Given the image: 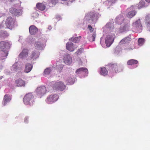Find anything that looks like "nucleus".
Instances as JSON below:
<instances>
[{
	"label": "nucleus",
	"mask_w": 150,
	"mask_h": 150,
	"mask_svg": "<svg viewBox=\"0 0 150 150\" xmlns=\"http://www.w3.org/2000/svg\"><path fill=\"white\" fill-rule=\"evenodd\" d=\"M34 98L33 95L31 93L26 94L23 98L24 104L26 105H33L34 102Z\"/></svg>",
	"instance_id": "1"
},
{
	"label": "nucleus",
	"mask_w": 150,
	"mask_h": 150,
	"mask_svg": "<svg viewBox=\"0 0 150 150\" xmlns=\"http://www.w3.org/2000/svg\"><path fill=\"white\" fill-rule=\"evenodd\" d=\"M86 19L87 22L91 24L95 23L97 20L96 16L93 12L87 14L86 16Z\"/></svg>",
	"instance_id": "2"
},
{
	"label": "nucleus",
	"mask_w": 150,
	"mask_h": 150,
	"mask_svg": "<svg viewBox=\"0 0 150 150\" xmlns=\"http://www.w3.org/2000/svg\"><path fill=\"white\" fill-rule=\"evenodd\" d=\"M9 12L12 15L16 16H18L22 15L23 11L21 9H17L12 7L10 8Z\"/></svg>",
	"instance_id": "3"
},
{
	"label": "nucleus",
	"mask_w": 150,
	"mask_h": 150,
	"mask_svg": "<svg viewBox=\"0 0 150 150\" xmlns=\"http://www.w3.org/2000/svg\"><path fill=\"white\" fill-rule=\"evenodd\" d=\"M6 27L11 30L12 29L14 26V21L12 18L11 17L7 18L5 22Z\"/></svg>",
	"instance_id": "4"
},
{
	"label": "nucleus",
	"mask_w": 150,
	"mask_h": 150,
	"mask_svg": "<svg viewBox=\"0 0 150 150\" xmlns=\"http://www.w3.org/2000/svg\"><path fill=\"white\" fill-rule=\"evenodd\" d=\"M65 86L62 82H58L56 83L53 86V89L57 90L63 91L65 88Z\"/></svg>",
	"instance_id": "5"
},
{
	"label": "nucleus",
	"mask_w": 150,
	"mask_h": 150,
	"mask_svg": "<svg viewBox=\"0 0 150 150\" xmlns=\"http://www.w3.org/2000/svg\"><path fill=\"white\" fill-rule=\"evenodd\" d=\"M59 98L57 94H52L50 95L48 97L46 102L49 104H51L56 101Z\"/></svg>",
	"instance_id": "6"
},
{
	"label": "nucleus",
	"mask_w": 150,
	"mask_h": 150,
	"mask_svg": "<svg viewBox=\"0 0 150 150\" xmlns=\"http://www.w3.org/2000/svg\"><path fill=\"white\" fill-rule=\"evenodd\" d=\"M47 90L44 86H41L38 87L36 90V92L38 95L42 96L46 93Z\"/></svg>",
	"instance_id": "7"
},
{
	"label": "nucleus",
	"mask_w": 150,
	"mask_h": 150,
	"mask_svg": "<svg viewBox=\"0 0 150 150\" xmlns=\"http://www.w3.org/2000/svg\"><path fill=\"white\" fill-rule=\"evenodd\" d=\"M64 62L66 64H69L71 63L72 59L70 55L67 54L64 55Z\"/></svg>",
	"instance_id": "8"
},
{
	"label": "nucleus",
	"mask_w": 150,
	"mask_h": 150,
	"mask_svg": "<svg viewBox=\"0 0 150 150\" xmlns=\"http://www.w3.org/2000/svg\"><path fill=\"white\" fill-rule=\"evenodd\" d=\"M10 47L9 43L6 42L1 41L0 42V47L2 50H7Z\"/></svg>",
	"instance_id": "9"
},
{
	"label": "nucleus",
	"mask_w": 150,
	"mask_h": 150,
	"mask_svg": "<svg viewBox=\"0 0 150 150\" xmlns=\"http://www.w3.org/2000/svg\"><path fill=\"white\" fill-rule=\"evenodd\" d=\"M8 54L7 50H2L0 52V60H3L7 57Z\"/></svg>",
	"instance_id": "10"
},
{
	"label": "nucleus",
	"mask_w": 150,
	"mask_h": 150,
	"mask_svg": "<svg viewBox=\"0 0 150 150\" xmlns=\"http://www.w3.org/2000/svg\"><path fill=\"white\" fill-rule=\"evenodd\" d=\"M112 42V36L107 35L105 40V43L106 46L109 47L111 45Z\"/></svg>",
	"instance_id": "11"
},
{
	"label": "nucleus",
	"mask_w": 150,
	"mask_h": 150,
	"mask_svg": "<svg viewBox=\"0 0 150 150\" xmlns=\"http://www.w3.org/2000/svg\"><path fill=\"white\" fill-rule=\"evenodd\" d=\"M134 27L137 30L139 31L142 30V26L140 19L138 20L134 23Z\"/></svg>",
	"instance_id": "12"
},
{
	"label": "nucleus",
	"mask_w": 150,
	"mask_h": 150,
	"mask_svg": "<svg viewBox=\"0 0 150 150\" xmlns=\"http://www.w3.org/2000/svg\"><path fill=\"white\" fill-rule=\"evenodd\" d=\"M29 31L30 34L33 35H35L37 33L38 29L35 26L32 25L30 27Z\"/></svg>",
	"instance_id": "13"
},
{
	"label": "nucleus",
	"mask_w": 150,
	"mask_h": 150,
	"mask_svg": "<svg viewBox=\"0 0 150 150\" xmlns=\"http://www.w3.org/2000/svg\"><path fill=\"white\" fill-rule=\"evenodd\" d=\"M28 54V51L27 50L24 49L19 55V57L21 58H24L26 57Z\"/></svg>",
	"instance_id": "14"
},
{
	"label": "nucleus",
	"mask_w": 150,
	"mask_h": 150,
	"mask_svg": "<svg viewBox=\"0 0 150 150\" xmlns=\"http://www.w3.org/2000/svg\"><path fill=\"white\" fill-rule=\"evenodd\" d=\"M67 49L70 51H73L75 49L74 44L71 42H68L66 45Z\"/></svg>",
	"instance_id": "15"
},
{
	"label": "nucleus",
	"mask_w": 150,
	"mask_h": 150,
	"mask_svg": "<svg viewBox=\"0 0 150 150\" xmlns=\"http://www.w3.org/2000/svg\"><path fill=\"white\" fill-rule=\"evenodd\" d=\"M34 45L36 49L39 50H42L44 47L43 44L38 41L35 42Z\"/></svg>",
	"instance_id": "16"
},
{
	"label": "nucleus",
	"mask_w": 150,
	"mask_h": 150,
	"mask_svg": "<svg viewBox=\"0 0 150 150\" xmlns=\"http://www.w3.org/2000/svg\"><path fill=\"white\" fill-rule=\"evenodd\" d=\"M33 66L30 64H27L25 65V68L24 70L25 72L28 73L30 72Z\"/></svg>",
	"instance_id": "17"
},
{
	"label": "nucleus",
	"mask_w": 150,
	"mask_h": 150,
	"mask_svg": "<svg viewBox=\"0 0 150 150\" xmlns=\"http://www.w3.org/2000/svg\"><path fill=\"white\" fill-rule=\"evenodd\" d=\"M36 7L39 10L43 11L45 9L46 6L43 3H38L36 4Z\"/></svg>",
	"instance_id": "18"
},
{
	"label": "nucleus",
	"mask_w": 150,
	"mask_h": 150,
	"mask_svg": "<svg viewBox=\"0 0 150 150\" xmlns=\"http://www.w3.org/2000/svg\"><path fill=\"white\" fill-rule=\"evenodd\" d=\"M13 68L16 71L19 70L22 68V67L18 62H15L12 66Z\"/></svg>",
	"instance_id": "19"
},
{
	"label": "nucleus",
	"mask_w": 150,
	"mask_h": 150,
	"mask_svg": "<svg viewBox=\"0 0 150 150\" xmlns=\"http://www.w3.org/2000/svg\"><path fill=\"white\" fill-rule=\"evenodd\" d=\"M11 99L10 96L6 95L4 96L3 100V103L4 106L6 105L7 103L9 102Z\"/></svg>",
	"instance_id": "20"
},
{
	"label": "nucleus",
	"mask_w": 150,
	"mask_h": 150,
	"mask_svg": "<svg viewBox=\"0 0 150 150\" xmlns=\"http://www.w3.org/2000/svg\"><path fill=\"white\" fill-rule=\"evenodd\" d=\"M145 21L147 27L150 28V14H148L146 16Z\"/></svg>",
	"instance_id": "21"
},
{
	"label": "nucleus",
	"mask_w": 150,
	"mask_h": 150,
	"mask_svg": "<svg viewBox=\"0 0 150 150\" xmlns=\"http://www.w3.org/2000/svg\"><path fill=\"white\" fill-rule=\"evenodd\" d=\"M16 85L18 86H24L25 82L21 79H19L16 81Z\"/></svg>",
	"instance_id": "22"
},
{
	"label": "nucleus",
	"mask_w": 150,
	"mask_h": 150,
	"mask_svg": "<svg viewBox=\"0 0 150 150\" xmlns=\"http://www.w3.org/2000/svg\"><path fill=\"white\" fill-rule=\"evenodd\" d=\"M76 72L78 74L81 73L82 72H85L86 74H88V70L86 68L82 67L77 69Z\"/></svg>",
	"instance_id": "23"
},
{
	"label": "nucleus",
	"mask_w": 150,
	"mask_h": 150,
	"mask_svg": "<svg viewBox=\"0 0 150 150\" xmlns=\"http://www.w3.org/2000/svg\"><path fill=\"white\" fill-rule=\"evenodd\" d=\"M124 20V18L122 16H120L117 17L115 19L116 23L119 24H121Z\"/></svg>",
	"instance_id": "24"
},
{
	"label": "nucleus",
	"mask_w": 150,
	"mask_h": 150,
	"mask_svg": "<svg viewBox=\"0 0 150 150\" xmlns=\"http://www.w3.org/2000/svg\"><path fill=\"white\" fill-rule=\"evenodd\" d=\"M39 55V52H33L31 54L30 57L31 59L34 58L35 59L38 57Z\"/></svg>",
	"instance_id": "25"
},
{
	"label": "nucleus",
	"mask_w": 150,
	"mask_h": 150,
	"mask_svg": "<svg viewBox=\"0 0 150 150\" xmlns=\"http://www.w3.org/2000/svg\"><path fill=\"white\" fill-rule=\"evenodd\" d=\"M100 74L103 76H105L108 74V71L105 67L100 68Z\"/></svg>",
	"instance_id": "26"
},
{
	"label": "nucleus",
	"mask_w": 150,
	"mask_h": 150,
	"mask_svg": "<svg viewBox=\"0 0 150 150\" xmlns=\"http://www.w3.org/2000/svg\"><path fill=\"white\" fill-rule=\"evenodd\" d=\"M138 61L135 59H131L129 60L127 62V64L128 65H130L137 64L138 63Z\"/></svg>",
	"instance_id": "27"
},
{
	"label": "nucleus",
	"mask_w": 150,
	"mask_h": 150,
	"mask_svg": "<svg viewBox=\"0 0 150 150\" xmlns=\"http://www.w3.org/2000/svg\"><path fill=\"white\" fill-rule=\"evenodd\" d=\"M130 41V38L129 37H127L122 39L120 41V43L124 44L127 43Z\"/></svg>",
	"instance_id": "28"
},
{
	"label": "nucleus",
	"mask_w": 150,
	"mask_h": 150,
	"mask_svg": "<svg viewBox=\"0 0 150 150\" xmlns=\"http://www.w3.org/2000/svg\"><path fill=\"white\" fill-rule=\"evenodd\" d=\"M56 67L57 69L60 71L62 69L63 65L62 64L59 62H57L56 63Z\"/></svg>",
	"instance_id": "29"
},
{
	"label": "nucleus",
	"mask_w": 150,
	"mask_h": 150,
	"mask_svg": "<svg viewBox=\"0 0 150 150\" xmlns=\"http://www.w3.org/2000/svg\"><path fill=\"white\" fill-rule=\"evenodd\" d=\"M81 38V36L76 37L75 38H71L69 39V40L72 41L74 42L77 43L80 40Z\"/></svg>",
	"instance_id": "30"
},
{
	"label": "nucleus",
	"mask_w": 150,
	"mask_h": 150,
	"mask_svg": "<svg viewBox=\"0 0 150 150\" xmlns=\"http://www.w3.org/2000/svg\"><path fill=\"white\" fill-rule=\"evenodd\" d=\"M136 13V11H132L129 12L127 15V17L129 18H131L134 16Z\"/></svg>",
	"instance_id": "31"
},
{
	"label": "nucleus",
	"mask_w": 150,
	"mask_h": 150,
	"mask_svg": "<svg viewBox=\"0 0 150 150\" xmlns=\"http://www.w3.org/2000/svg\"><path fill=\"white\" fill-rule=\"evenodd\" d=\"M75 81V79H73L72 78H69L66 81L67 83V84H73Z\"/></svg>",
	"instance_id": "32"
},
{
	"label": "nucleus",
	"mask_w": 150,
	"mask_h": 150,
	"mask_svg": "<svg viewBox=\"0 0 150 150\" xmlns=\"http://www.w3.org/2000/svg\"><path fill=\"white\" fill-rule=\"evenodd\" d=\"M9 35V34L6 31H2L1 32L0 35L1 36L5 38Z\"/></svg>",
	"instance_id": "33"
},
{
	"label": "nucleus",
	"mask_w": 150,
	"mask_h": 150,
	"mask_svg": "<svg viewBox=\"0 0 150 150\" xmlns=\"http://www.w3.org/2000/svg\"><path fill=\"white\" fill-rule=\"evenodd\" d=\"M145 42V40L144 38H140L138 40V44L139 46H142L143 44Z\"/></svg>",
	"instance_id": "34"
},
{
	"label": "nucleus",
	"mask_w": 150,
	"mask_h": 150,
	"mask_svg": "<svg viewBox=\"0 0 150 150\" xmlns=\"http://www.w3.org/2000/svg\"><path fill=\"white\" fill-rule=\"evenodd\" d=\"M91 37L89 39L90 41H94L96 37V34L95 32H94L91 34Z\"/></svg>",
	"instance_id": "35"
},
{
	"label": "nucleus",
	"mask_w": 150,
	"mask_h": 150,
	"mask_svg": "<svg viewBox=\"0 0 150 150\" xmlns=\"http://www.w3.org/2000/svg\"><path fill=\"white\" fill-rule=\"evenodd\" d=\"M51 71V70L50 68H46L44 71V73L45 75H49Z\"/></svg>",
	"instance_id": "36"
},
{
	"label": "nucleus",
	"mask_w": 150,
	"mask_h": 150,
	"mask_svg": "<svg viewBox=\"0 0 150 150\" xmlns=\"http://www.w3.org/2000/svg\"><path fill=\"white\" fill-rule=\"evenodd\" d=\"M112 26V23L111 22H109L106 25L105 27L107 28L110 29Z\"/></svg>",
	"instance_id": "37"
},
{
	"label": "nucleus",
	"mask_w": 150,
	"mask_h": 150,
	"mask_svg": "<svg viewBox=\"0 0 150 150\" xmlns=\"http://www.w3.org/2000/svg\"><path fill=\"white\" fill-rule=\"evenodd\" d=\"M119 67L117 64H113V68H114V69L116 72H117L118 71Z\"/></svg>",
	"instance_id": "38"
},
{
	"label": "nucleus",
	"mask_w": 150,
	"mask_h": 150,
	"mask_svg": "<svg viewBox=\"0 0 150 150\" xmlns=\"http://www.w3.org/2000/svg\"><path fill=\"white\" fill-rule=\"evenodd\" d=\"M88 28L89 30L91 31V33L93 31V30H94V29L92 28V27L90 25H88Z\"/></svg>",
	"instance_id": "39"
},
{
	"label": "nucleus",
	"mask_w": 150,
	"mask_h": 150,
	"mask_svg": "<svg viewBox=\"0 0 150 150\" xmlns=\"http://www.w3.org/2000/svg\"><path fill=\"white\" fill-rule=\"evenodd\" d=\"M83 50L82 48H81L79 49L77 51V53L78 54H79L81 53Z\"/></svg>",
	"instance_id": "40"
},
{
	"label": "nucleus",
	"mask_w": 150,
	"mask_h": 150,
	"mask_svg": "<svg viewBox=\"0 0 150 150\" xmlns=\"http://www.w3.org/2000/svg\"><path fill=\"white\" fill-rule=\"evenodd\" d=\"M58 1V0H51V2L53 4L55 5L57 3Z\"/></svg>",
	"instance_id": "41"
},
{
	"label": "nucleus",
	"mask_w": 150,
	"mask_h": 150,
	"mask_svg": "<svg viewBox=\"0 0 150 150\" xmlns=\"http://www.w3.org/2000/svg\"><path fill=\"white\" fill-rule=\"evenodd\" d=\"M56 18L58 19V21L61 20V18L59 15L57 16Z\"/></svg>",
	"instance_id": "42"
},
{
	"label": "nucleus",
	"mask_w": 150,
	"mask_h": 150,
	"mask_svg": "<svg viewBox=\"0 0 150 150\" xmlns=\"http://www.w3.org/2000/svg\"><path fill=\"white\" fill-rule=\"evenodd\" d=\"M138 6L139 8H141L142 7V6H141V3H139Z\"/></svg>",
	"instance_id": "43"
},
{
	"label": "nucleus",
	"mask_w": 150,
	"mask_h": 150,
	"mask_svg": "<svg viewBox=\"0 0 150 150\" xmlns=\"http://www.w3.org/2000/svg\"><path fill=\"white\" fill-rule=\"evenodd\" d=\"M48 28L50 30H51L52 29L51 26H49Z\"/></svg>",
	"instance_id": "44"
},
{
	"label": "nucleus",
	"mask_w": 150,
	"mask_h": 150,
	"mask_svg": "<svg viewBox=\"0 0 150 150\" xmlns=\"http://www.w3.org/2000/svg\"><path fill=\"white\" fill-rule=\"evenodd\" d=\"M27 118H28L27 117L25 118V120H24L25 122H26V121L27 120Z\"/></svg>",
	"instance_id": "45"
},
{
	"label": "nucleus",
	"mask_w": 150,
	"mask_h": 150,
	"mask_svg": "<svg viewBox=\"0 0 150 150\" xmlns=\"http://www.w3.org/2000/svg\"><path fill=\"white\" fill-rule=\"evenodd\" d=\"M146 2L149 3L150 2V0H145Z\"/></svg>",
	"instance_id": "46"
},
{
	"label": "nucleus",
	"mask_w": 150,
	"mask_h": 150,
	"mask_svg": "<svg viewBox=\"0 0 150 150\" xmlns=\"http://www.w3.org/2000/svg\"><path fill=\"white\" fill-rule=\"evenodd\" d=\"M2 26L0 24V30L1 28L2 27Z\"/></svg>",
	"instance_id": "47"
},
{
	"label": "nucleus",
	"mask_w": 150,
	"mask_h": 150,
	"mask_svg": "<svg viewBox=\"0 0 150 150\" xmlns=\"http://www.w3.org/2000/svg\"><path fill=\"white\" fill-rule=\"evenodd\" d=\"M3 78V76H1V77H0V79H2V78Z\"/></svg>",
	"instance_id": "48"
},
{
	"label": "nucleus",
	"mask_w": 150,
	"mask_h": 150,
	"mask_svg": "<svg viewBox=\"0 0 150 150\" xmlns=\"http://www.w3.org/2000/svg\"><path fill=\"white\" fill-rule=\"evenodd\" d=\"M11 1H14V0H10Z\"/></svg>",
	"instance_id": "49"
}]
</instances>
